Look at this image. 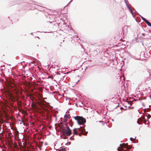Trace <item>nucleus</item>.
<instances>
[{"label": "nucleus", "mask_w": 151, "mask_h": 151, "mask_svg": "<svg viewBox=\"0 0 151 151\" xmlns=\"http://www.w3.org/2000/svg\"><path fill=\"white\" fill-rule=\"evenodd\" d=\"M74 118L77 121L78 124L79 125H82L86 122V119L83 117L77 116L75 117Z\"/></svg>", "instance_id": "f257e3e1"}, {"label": "nucleus", "mask_w": 151, "mask_h": 151, "mask_svg": "<svg viewBox=\"0 0 151 151\" xmlns=\"http://www.w3.org/2000/svg\"><path fill=\"white\" fill-rule=\"evenodd\" d=\"M63 132L64 134L66 136H69L72 134V131L68 127H64L63 129Z\"/></svg>", "instance_id": "f03ea898"}, {"label": "nucleus", "mask_w": 151, "mask_h": 151, "mask_svg": "<svg viewBox=\"0 0 151 151\" xmlns=\"http://www.w3.org/2000/svg\"><path fill=\"white\" fill-rule=\"evenodd\" d=\"M78 130V135L81 136L82 134H84L83 132L85 131V129L82 127H81L79 128H76Z\"/></svg>", "instance_id": "7ed1b4c3"}, {"label": "nucleus", "mask_w": 151, "mask_h": 151, "mask_svg": "<svg viewBox=\"0 0 151 151\" xmlns=\"http://www.w3.org/2000/svg\"><path fill=\"white\" fill-rule=\"evenodd\" d=\"M73 133L74 134L73 136H74V135L78 134V130H77L76 128H74L73 130Z\"/></svg>", "instance_id": "20e7f679"}, {"label": "nucleus", "mask_w": 151, "mask_h": 151, "mask_svg": "<svg viewBox=\"0 0 151 151\" xmlns=\"http://www.w3.org/2000/svg\"><path fill=\"white\" fill-rule=\"evenodd\" d=\"M137 123L139 124H140L142 123L141 119L140 118L138 119V120L137 121Z\"/></svg>", "instance_id": "39448f33"}, {"label": "nucleus", "mask_w": 151, "mask_h": 151, "mask_svg": "<svg viewBox=\"0 0 151 151\" xmlns=\"http://www.w3.org/2000/svg\"><path fill=\"white\" fill-rule=\"evenodd\" d=\"M17 105L19 107H22V104L21 103L18 102L17 103Z\"/></svg>", "instance_id": "423d86ee"}, {"label": "nucleus", "mask_w": 151, "mask_h": 151, "mask_svg": "<svg viewBox=\"0 0 151 151\" xmlns=\"http://www.w3.org/2000/svg\"><path fill=\"white\" fill-rule=\"evenodd\" d=\"M147 24L149 26L151 27V23L149 22H148Z\"/></svg>", "instance_id": "0eeeda50"}, {"label": "nucleus", "mask_w": 151, "mask_h": 151, "mask_svg": "<svg viewBox=\"0 0 151 151\" xmlns=\"http://www.w3.org/2000/svg\"><path fill=\"white\" fill-rule=\"evenodd\" d=\"M123 147H125V148H127V145H125L124 144H123Z\"/></svg>", "instance_id": "6e6552de"}, {"label": "nucleus", "mask_w": 151, "mask_h": 151, "mask_svg": "<svg viewBox=\"0 0 151 151\" xmlns=\"http://www.w3.org/2000/svg\"><path fill=\"white\" fill-rule=\"evenodd\" d=\"M142 19L144 21L146 19H145V18H144L143 17H142Z\"/></svg>", "instance_id": "1a4fd4ad"}, {"label": "nucleus", "mask_w": 151, "mask_h": 151, "mask_svg": "<svg viewBox=\"0 0 151 151\" xmlns=\"http://www.w3.org/2000/svg\"><path fill=\"white\" fill-rule=\"evenodd\" d=\"M145 22H146V23L147 24L148 22V20H147V19H146L145 20Z\"/></svg>", "instance_id": "9d476101"}, {"label": "nucleus", "mask_w": 151, "mask_h": 151, "mask_svg": "<svg viewBox=\"0 0 151 151\" xmlns=\"http://www.w3.org/2000/svg\"><path fill=\"white\" fill-rule=\"evenodd\" d=\"M133 138H130V140L131 141H133Z\"/></svg>", "instance_id": "9b49d317"}, {"label": "nucleus", "mask_w": 151, "mask_h": 151, "mask_svg": "<svg viewBox=\"0 0 151 151\" xmlns=\"http://www.w3.org/2000/svg\"><path fill=\"white\" fill-rule=\"evenodd\" d=\"M132 102H129V104H130V105H132Z\"/></svg>", "instance_id": "f8f14e48"}, {"label": "nucleus", "mask_w": 151, "mask_h": 151, "mask_svg": "<svg viewBox=\"0 0 151 151\" xmlns=\"http://www.w3.org/2000/svg\"><path fill=\"white\" fill-rule=\"evenodd\" d=\"M129 9H130V11H131V12H132V10H131V9H130V7H129Z\"/></svg>", "instance_id": "ddd939ff"}, {"label": "nucleus", "mask_w": 151, "mask_h": 151, "mask_svg": "<svg viewBox=\"0 0 151 151\" xmlns=\"http://www.w3.org/2000/svg\"><path fill=\"white\" fill-rule=\"evenodd\" d=\"M62 150V151H64V150H60L59 151H61V150Z\"/></svg>", "instance_id": "4468645a"}, {"label": "nucleus", "mask_w": 151, "mask_h": 151, "mask_svg": "<svg viewBox=\"0 0 151 151\" xmlns=\"http://www.w3.org/2000/svg\"><path fill=\"white\" fill-rule=\"evenodd\" d=\"M18 110H19V111H20V112L21 111V110H22L20 109H19Z\"/></svg>", "instance_id": "2eb2a0df"}, {"label": "nucleus", "mask_w": 151, "mask_h": 151, "mask_svg": "<svg viewBox=\"0 0 151 151\" xmlns=\"http://www.w3.org/2000/svg\"><path fill=\"white\" fill-rule=\"evenodd\" d=\"M131 108H132V109H133V107H132Z\"/></svg>", "instance_id": "dca6fc26"}]
</instances>
